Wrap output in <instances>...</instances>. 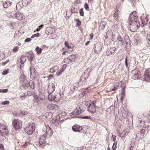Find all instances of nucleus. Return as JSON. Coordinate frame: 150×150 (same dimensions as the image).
I'll list each match as a JSON object with an SVG mask.
<instances>
[{"mask_svg": "<svg viewBox=\"0 0 150 150\" xmlns=\"http://www.w3.org/2000/svg\"><path fill=\"white\" fill-rule=\"evenodd\" d=\"M122 88V92H125V87H124V86Z\"/></svg>", "mask_w": 150, "mask_h": 150, "instance_id": "nucleus-63", "label": "nucleus"}, {"mask_svg": "<svg viewBox=\"0 0 150 150\" xmlns=\"http://www.w3.org/2000/svg\"><path fill=\"white\" fill-rule=\"evenodd\" d=\"M119 69L121 70H122L123 69V65L122 64H120L119 66Z\"/></svg>", "mask_w": 150, "mask_h": 150, "instance_id": "nucleus-48", "label": "nucleus"}, {"mask_svg": "<svg viewBox=\"0 0 150 150\" xmlns=\"http://www.w3.org/2000/svg\"><path fill=\"white\" fill-rule=\"evenodd\" d=\"M149 73V71L148 70H146L144 75V79L145 81L150 82V75Z\"/></svg>", "mask_w": 150, "mask_h": 150, "instance_id": "nucleus-15", "label": "nucleus"}, {"mask_svg": "<svg viewBox=\"0 0 150 150\" xmlns=\"http://www.w3.org/2000/svg\"><path fill=\"white\" fill-rule=\"evenodd\" d=\"M8 91V90L7 89H1L0 90V92H2V93H6Z\"/></svg>", "mask_w": 150, "mask_h": 150, "instance_id": "nucleus-39", "label": "nucleus"}, {"mask_svg": "<svg viewBox=\"0 0 150 150\" xmlns=\"http://www.w3.org/2000/svg\"><path fill=\"white\" fill-rule=\"evenodd\" d=\"M44 26V25L43 24H42L39 26L38 28L37 29L36 31H39Z\"/></svg>", "mask_w": 150, "mask_h": 150, "instance_id": "nucleus-37", "label": "nucleus"}, {"mask_svg": "<svg viewBox=\"0 0 150 150\" xmlns=\"http://www.w3.org/2000/svg\"><path fill=\"white\" fill-rule=\"evenodd\" d=\"M8 130L6 125L3 123H0V134L2 136L7 135Z\"/></svg>", "mask_w": 150, "mask_h": 150, "instance_id": "nucleus-3", "label": "nucleus"}, {"mask_svg": "<svg viewBox=\"0 0 150 150\" xmlns=\"http://www.w3.org/2000/svg\"><path fill=\"white\" fill-rule=\"evenodd\" d=\"M94 87L93 85H91L87 87V89L88 90L93 89L94 88Z\"/></svg>", "mask_w": 150, "mask_h": 150, "instance_id": "nucleus-50", "label": "nucleus"}, {"mask_svg": "<svg viewBox=\"0 0 150 150\" xmlns=\"http://www.w3.org/2000/svg\"><path fill=\"white\" fill-rule=\"evenodd\" d=\"M85 104L86 106H88V107L87 108L88 111L92 113H93L95 112L96 108L94 103L90 104L89 102H86Z\"/></svg>", "mask_w": 150, "mask_h": 150, "instance_id": "nucleus-4", "label": "nucleus"}, {"mask_svg": "<svg viewBox=\"0 0 150 150\" xmlns=\"http://www.w3.org/2000/svg\"><path fill=\"white\" fill-rule=\"evenodd\" d=\"M8 73V70H5L4 71L2 72V74L4 75H5Z\"/></svg>", "mask_w": 150, "mask_h": 150, "instance_id": "nucleus-52", "label": "nucleus"}, {"mask_svg": "<svg viewBox=\"0 0 150 150\" xmlns=\"http://www.w3.org/2000/svg\"><path fill=\"white\" fill-rule=\"evenodd\" d=\"M119 11L117 10L113 14V17L116 20H118V18L119 16Z\"/></svg>", "mask_w": 150, "mask_h": 150, "instance_id": "nucleus-25", "label": "nucleus"}, {"mask_svg": "<svg viewBox=\"0 0 150 150\" xmlns=\"http://www.w3.org/2000/svg\"><path fill=\"white\" fill-rule=\"evenodd\" d=\"M58 69V67L57 66H54L50 69V72L51 73H53L56 70Z\"/></svg>", "mask_w": 150, "mask_h": 150, "instance_id": "nucleus-27", "label": "nucleus"}, {"mask_svg": "<svg viewBox=\"0 0 150 150\" xmlns=\"http://www.w3.org/2000/svg\"><path fill=\"white\" fill-rule=\"evenodd\" d=\"M29 145V144L28 142H25V144L23 145L24 147L28 146Z\"/></svg>", "mask_w": 150, "mask_h": 150, "instance_id": "nucleus-53", "label": "nucleus"}, {"mask_svg": "<svg viewBox=\"0 0 150 150\" xmlns=\"http://www.w3.org/2000/svg\"><path fill=\"white\" fill-rule=\"evenodd\" d=\"M13 14L12 16L19 20H21L25 18V16H23L22 14L19 12H15L13 13Z\"/></svg>", "mask_w": 150, "mask_h": 150, "instance_id": "nucleus-11", "label": "nucleus"}, {"mask_svg": "<svg viewBox=\"0 0 150 150\" xmlns=\"http://www.w3.org/2000/svg\"><path fill=\"white\" fill-rule=\"evenodd\" d=\"M35 129L34 124L28 123L25 128V131L29 135L32 134Z\"/></svg>", "mask_w": 150, "mask_h": 150, "instance_id": "nucleus-2", "label": "nucleus"}, {"mask_svg": "<svg viewBox=\"0 0 150 150\" xmlns=\"http://www.w3.org/2000/svg\"><path fill=\"white\" fill-rule=\"evenodd\" d=\"M47 87L48 88V91L50 94H51L55 90V86L54 85L53 83H50L49 84Z\"/></svg>", "mask_w": 150, "mask_h": 150, "instance_id": "nucleus-12", "label": "nucleus"}, {"mask_svg": "<svg viewBox=\"0 0 150 150\" xmlns=\"http://www.w3.org/2000/svg\"><path fill=\"white\" fill-rule=\"evenodd\" d=\"M19 47L18 46H16L13 48V51L14 52H16L18 51Z\"/></svg>", "mask_w": 150, "mask_h": 150, "instance_id": "nucleus-35", "label": "nucleus"}, {"mask_svg": "<svg viewBox=\"0 0 150 150\" xmlns=\"http://www.w3.org/2000/svg\"><path fill=\"white\" fill-rule=\"evenodd\" d=\"M112 136L113 138V142H114L115 143H116L115 140L116 139V136L114 135H112Z\"/></svg>", "mask_w": 150, "mask_h": 150, "instance_id": "nucleus-51", "label": "nucleus"}, {"mask_svg": "<svg viewBox=\"0 0 150 150\" xmlns=\"http://www.w3.org/2000/svg\"><path fill=\"white\" fill-rule=\"evenodd\" d=\"M35 50L38 54H40L42 52V50L39 47L37 46L35 49Z\"/></svg>", "mask_w": 150, "mask_h": 150, "instance_id": "nucleus-30", "label": "nucleus"}, {"mask_svg": "<svg viewBox=\"0 0 150 150\" xmlns=\"http://www.w3.org/2000/svg\"><path fill=\"white\" fill-rule=\"evenodd\" d=\"M31 41V39L30 38H27L25 40V42H30Z\"/></svg>", "mask_w": 150, "mask_h": 150, "instance_id": "nucleus-44", "label": "nucleus"}, {"mask_svg": "<svg viewBox=\"0 0 150 150\" xmlns=\"http://www.w3.org/2000/svg\"><path fill=\"white\" fill-rule=\"evenodd\" d=\"M84 8L86 10H87L88 11L89 9V7L88 6L86 3H85L84 6Z\"/></svg>", "mask_w": 150, "mask_h": 150, "instance_id": "nucleus-36", "label": "nucleus"}, {"mask_svg": "<svg viewBox=\"0 0 150 150\" xmlns=\"http://www.w3.org/2000/svg\"><path fill=\"white\" fill-rule=\"evenodd\" d=\"M47 138V137H46V136L44 135L40 137V141L38 145L39 147L42 148L46 145L47 144V142L46 141Z\"/></svg>", "mask_w": 150, "mask_h": 150, "instance_id": "nucleus-5", "label": "nucleus"}, {"mask_svg": "<svg viewBox=\"0 0 150 150\" xmlns=\"http://www.w3.org/2000/svg\"><path fill=\"white\" fill-rule=\"evenodd\" d=\"M45 101V99L43 98L39 97L38 99L36 101L39 105H41L42 103H43Z\"/></svg>", "mask_w": 150, "mask_h": 150, "instance_id": "nucleus-21", "label": "nucleus"}, {"mask_svg": "<svg viewBox=\"0 0 150 150\" xmlns=\"http://www.w3.org/2000/svg\"><path fill=\"white\" fill-rule=\"evenodd\" d=\"M145 131V130L144 129H142L141 131L140 134H139V137L140 138H142L143 137V136L144 135Z\"/></svg>", "mask_w": 150, "mask_h": 150, "instance_id": "nucleus-29", "label": "nucleus"}, {"mask_svg": "<svg viewBox=\"0 0 150 150\" xmlns=\"http://www.w3.org/2000/svg\"><path fill=\"white\" fill-rule=\"evenodd\" d=\"M89 74V73L88 71L86 70L84 72V74H83L81 76L80 80H81L82 81H86L87 79Z\"/></svg>", "mask_w": 150, "mask_h": 150, "instance_id": "nucleus-13", "label": "nucleus"}, {"mask_svg": "<svg viewBox=\"0 0 150 150\" xmlns=\"http://www.w3.org/2000/svg\"><path fill=\"white\" fill-rule=\"evenodd\" d=\"M28 58L30 62H31L33 60V56L32 55H30L28 57Z\"/></svg>", "mask_w": 150, "mask_h": 150, "instance_id": "nucleus-42", "label": "nucleus"}, {"mask_svg": "<svg viewBox=\"0 0 150 150\" xmlns=\"http://www.w3.org/2000/svg\"><path fill=\"white\" fill-rule=\"evenodd\" d=\"M65 45L69 49L71 48V47L69 46V44L67 42H65Z\"/></svg>", "mask_w": 150, "mask_h": 150, "instance_id": "nucleus-45", "label": "nucleus"}, {"mask_svg": "<svg viewBox=\"0 0 150 150\" xmlns=\"http://www.w3.org/2000/svg\"><path fill=\"white\" fill-rule=\"evenodd\" d=\"M79 13L81 16H84V12L83 8H81L79 10Z\"/></svg>", "mask_w": 150, "mask_h": 150, "instance_id": "nucleus-34", "label": "nucleus"}, {"mask_svg": "<svg viewBox=\"0 0 150 150\" xmlns=\"http://www.w3.org/2000/svg\"><path fill=\"white\" fill-rule=\"evenodd\" d=\"M74 86H75L76 88H77L79 86V83L77 82L76 83H75L74 84Z\"/></svg>", "mask_w": 150, "mask_h": 150, "instance_id": "nucleus-59", "label": "nucleus"}, {"mask_svg": "<svg viewBox=\"0 0 150 150\" xmlns=\"http://www.w3.org/2000/svg\"><path fill=\"white\" fill-rule=\"evenodd\" d=\"M33 96L35 101L38 100V98H39V97H38V96L35 94H33Z\"/></svg>", "mask_w": 150, "mask_h": 150, "instance_id": "nucleus-47", "label": "nucleus"}, {"mask_svg": "<svg viewBox=\"0 0 150 150\" xmlns=\"http://www.w3.org/2000/svg\"><path fill=\"white\" fill-rule=\"evenodd\" d=\"M132 72L133 73L134 72V75H133L132 76V78L134 79H138V72L136 71H135L133 70L132 71Z\"/></svg>", "mask_w": 150, "mask_h": 150, "instance_id": "nucleus-22", "label": "nucleus"}, {"mask_svg": "<svg viewBox=\"0 0 150 150\" xmlns=\"http://www.w3.org/2000/svg\"><path fill=\"white\" fill-rule=\"evenodd\" d=\"M25 96V94L24 93L22 94L21 95V98L23 97H24Z\"/></svg>", "mask_w": 150, "mask_h": 150, "instance_id": "nucleus-64", "label": "nucleus"}, {"mask_svg": "<svg viewBox=\"0 0 150 150\" xmlns=\"http://www.w3.org/2000/svg\"><path fill=\"white\" fill-rule=\"evenodd\" d=\"M51 95H49L48 97L49 99L50 100H54L56 101H58L61 98V94L58 92H56L54 93V96H53V98H50Z\"/></svg>", "mask_w": 150, "mask_h": 150, "instance_id": "nucleus-8", "label": "nucleus"}, {"mask_svg": "<svg viewBox=\"0 0 150 150\" xmlns=\"http://www.w3.org/2000/svg\"><path fill=\"white\" fill-rule=\"evenodd\" d=\"M75 56L71 55L69 56L64 60V62L66 63L71 64L74 60Z\"/></svg>", "mask_w": 150, "mask_h": 150, "instance_id": "nucleus-14", "label": "nucleus"}, {"mask_svg": "<svg viewBox=\"0 0 150 150\" xmlns=\"http://www.w3.org/2000/svg\"><path fill=\"white\" fill-rule=\"evenodd\" d=\"M124 97H125V95H121V96H120V98H121V101L122 100L123 98H124Z\"/></svg>", "mask_w": 150, "mask_h": 150, "instance_id": "nucleus-60", "label": "nucleus"}, {"mask_svg": "<svg viewBox=\"0 0 150 150\" xmlns=\"http://www.w3.org/2000/svg\"><path fill=\"white\" fill-rule=\"evenodd\" d=\"M102 48L101 44L100 43H97L94 46V49L95 52L98 54L101 51Z\"/></svg>", "mask_w": 150, "mask_h": 150, "instance_id": "nucleus-10", "label": "nucleus"}, {"mask_svg": "<svg viewBox=\"0 0 150 150\" xmlns=\"http://www.w3.org/2000/svg\"><path fill=\"white\" fill-rule=\"evenodd\" d=\"M31 2V0H23L22 4L23 5L27 6Z\"/></svg>", "mask_w": 150, "mask_h": 150, "instance_id": "nucleus-24", "label": "nucleus"}, {"mask_svg": "<svg viewBox=\"0 0 150 150\" xmlns=\"http://www.w3.org/2000/svg\"><path fill=\"white\" fill-rule=\"evenodd\" d=\"M22 121L18 119L14 120L13 122V126L16 130L22 127Z\"/></svg>", "mask_w": 150, "mask_h": 150, "instance_id": "nucleus-6", "label": "nucleus"}, {"mask_svg": "<svg viewBox=\"0 0 150 150\" xmlns=\"http://www.w3.org/2000/svg\"><path fill=\"white\" fill-rule=\"evenodd\" d=\"M77 88H76L75 86H72L71 87V90L72 91H75L76 89Z\"/></svg>", "mask_w": 150, "mask_h": 150, "instance_id": "nucleus-46", "label": "nucleus"}, {"mask_svg": "<svg viewBox=\"0 0 150 150\" xmlns=\"http://www.w3.org/2000/svg\"><path fill=\"white\" fill-rule=\"evenodd\" d=\"M116 49L115 47L110 48L108 49L106 52V54L109 56L114 52Z\"/></svg>", "mask_w": 150, "mask_h": 150, "instance_id": "nucleus-18", "label": "nucleus"}, {"mask_svg": "<svg viewBox=\"0 0 150 150\" xmlns=\"http://www.w3.org/2000/svg\"><path fill=\"white\" fill-rule=\"evenodd\" d=\"M58 106L55 104H52L51 105V106L50 108V109H52L54 110H57L58 108Z\"/></svg>", "mask_w": 150, "mask_h": 150, "instance_id": "nucleus-28", "label": "nucleus"}, {"mask_svg": "<svg viewBox=\"0 0 150 150\" xmlns=\"http://www.w3.org/2000/svg\"><path fill=\"white\" fill-rule=\"evenodd\" d=\"M39 35H40L39 33H37L36 34H34L33 35H32L31 37V38H34V37H38L39 36Z\"/></svg>", "mask_w": 150, "mask_h": 150, "instance_id": "nucleus-40", "label": "nucleus"}, {"mask_svg": "<svg viewBox=\"0 0 150 150\" xmlns=\"http://www.w3.org/2000/svg\"><path fill=\"white\" fill-rule=\"evenodd\" d=\"M9 60L8 59H7L6 61L4 62H3L2 63V64L3 65H5L7 63L9 62Z\"/></svg>", "mask_w": 150, "mask_h": 150, "instance_id": "nucleus-54", "label": "nucleus"}, {"mask_svg": "<svg viewBox=\"0 0 150 150\" xmlns=\"http://www.w3.org/2000/svg\"><path fill=\"white\" fill-rule=\"evenodd\" d=\"M86 93L85 92H83L81 93V94H80L79 95V96L80 97H83L86 94Z\"/></svg>", "mask_w": 150, "mask_h": 150, "instance_id": "nucleus-49", "label": "nucleus"}, {"mask_svg": "<svg viewBox=\"0 0 150 150\" xmlns=\"http://www.w3.org/2000/svg\"><path fill=\"white\" fill-rule=\"evenodd\" d=\"M142 20L143 25H145L147 23L148 19V18L146 17L145 18L143 19Z\"/></svg>", "mask_w": 150, "mask_h": 150, "instance_id": "nucleus-23", "label": "nucleus"}, {"mask_svg": "<svg viewBox=\"0 0 150 150\" xmlns=\"http://www.w3.org/2000/svg\"><path fill=\"white\" fill-rule=\"evenodd\" d=\"M125 64L126 67L127 68H128V61H127V56L126 57V58H125Z\"/></svg>", "mask_w": 150, "mask_h": 150, "instance_id": "nucleus-41", "label": "nucleus"}, {"mask_svg": "<svg viewBox=\"0 0 150 150\" xmlns=\"http://www.w3.org/2000/svg\"><path fill=\"white\" fill-rule=\"evenodd\" d=\"M30 70L31 75L34 74L35 73V72L36 71L33 67H30Z\"/></svg>", "mask_w": 150, "mask_h": 150, "instance_id": "nucleus-32", "label": "nucleus"}, {"mask_svg": "<svg viewBox=\"0 0 150 150\" xmlns=\"http://www.w3.org/2000/svg\"><path fill=\"white\" fill-rule=\"evenodd\" d=\"M117 142H116V143L114 142L113 144V145L112 147V149L113 150H115L117 147V146L116 145V144H117Z\"/></svg>", "mask_w": 150, "mask_h": 150, "instance_id": "nucleus-38", "label": "nucleus"}, {"mask_svg": "<svg viewBox=\"0 0 150 150\" xmlns=\"http://www.w3.org/2000/svg\"><path fill=\"white\" fill-rule=\"evenodd\" d=\"M67 67V65L66 64H64L63 66L62 69H65Z\"/></svg>", "mask_w": 150, "mask_h": 150, "instance_id": "nucleus-62", "label": "nucleus"}, {"mask_svg": "<svg viewBox=\"0 0 150 150\" xmlns=\"http://www.w3.org/2000/svg\"><path fill=\"white\" fill-rule=\"evenodd\" d=\"M43 132L44 135H45L47 137H50L53 134L52 130L49 127H46L45 129H44Z\"/></svg>", "mask_w": 150, "mask_h": 150, "instance_id": "nucleus-7", "label": "nucleus"}, {"mask_svg": "<svg viewBox=\"0 0 150 150\" xmlns=\"http://www.w3.org/2000/svg\"><path fill=\"white\" fill-rule=\"evenodd\" d=\"M72 129L74 131L76 132H79L83 128L78 125H75L72 126Z\"/></svg>", "mask_w": 150, "mask_h": 150, "instance_id": "nucleus-16", "label": "nucleus"}, {"mask_svg": "<svg viewBox=\"0 0 150 150\" xmlns=\"http://www.w3.org/2000/svg\"><path fill=\"white\" fill-rule=\"evenodd\" d=\"M62 71H60L58 73H57V74L58 75H59L62 74Z\"/></svg>", "mask_w": 150, "mask_h": 150, "instance_id": "nucleus-61", "label": "nucleus"}, {"mask_svg": "<svg viewBox=\"0 0 150 150\" xmlns=\"http://www.w3.org/2000/svg\"><path fill=\"white\" fill-rule=\"evenodd\" d=\"M81 112V109L79 108H77L69 114V116L72 118L75 117Z\"/></svg>", "mask_w": 150, "mask_h": 150, "instance_id": "nucleus-9", "label": "nucleus"}, {"mask_svg": "<svg viewBox=\"0 0 150 150\" xmlns=\"http://www.w3.org/2000/svg\"><path fill=\"white\" fill-rule=\"evenodd\" d=\"M147 39L149 41H150V34H148L147 35Z\"/></svg>", "mask_w": 150, "mask_h": 150, "instance_id": "nucleus-58", "label": "nucleus"}, {"mask_svg": "<svg viewBox=\"0 0 150 150\" xmlns=\"http://www.w3.org/2000/svg\"><path fill=\"white\" fill-rule=\"evenodd\" d=\"M116 83H117V85H116L113 88H112L111 90H109V91H106V92H109L111 91H115L117 89V87H119V85H120L121 86H122V81H120L119 82H116Z\"/></svg>", "mask_w": 150, "mask_h": 150, "instance_id": "nucleus-19", "label": "nucleus"}, {"mask_svg": "<svg viewBox=\"0 0 150 150\" xmlns=\"http://www.w3.org/2000/svg\"><path fill=\"white\" fill-rule=\"evenodd\" d=\"M11 5V2L8 1H6L3 5L4 8H6L10 7Z\"/></svg>", "mask_w": 150, "mask_h": 150, "instance_id": "nucleus-20", "label": "nucleus"}, {"mask_svg": "<svg viewBox=\"0 0 150 150\" xmlns=\"http://www.w3.org/2000/svg\"><path fill=\"white\" fill-rule=\"evenodd\" d=\"M25 61L26 58L25 56H22L19 59H18V61L21 64H20L21 67H23V66H22V65H23Z\"/></svg>", "mask_w": 150, "mask_h": 150, "instance_id": "nucleus-17", "label": "nucleus"}, {"mask_svg": "<svg viewBox=\"0 0 150 150\" xmlns=\"http://www.w3.org/2000/svg\"><path fill=\"white\" fill-rule=\"evenodd\" d=\"M4 148L3 146L1 144H0V150H4Z\"/></svg>", "mask_w": 150, "mask_h": 150, "instance_id": "nucleus-56", "label": "nucleus"}, {"mask_svg": "<svg viewBox=\"0 0 150 150\" xmlns=\"http://www.w3.org/2000/svg\"><path fill=\"white\" fill-rule=\"evenodd\" d=\"M125 42L126 43V45H128V44H129L130 43V41L128 38V36H125Z\"/></svg>", "mask_w": 150, "mask_h": 150, "instance_id": "nucleus-33", "label": "nucleus"}, {"mask_svg": "<svg viewBox=\"0 0 150 150\" xmlns=\"http://www.w3.org/2000/svg\"><path fill=\"white\" fill-rule=\"evenodd\" d=\"M81 24V22L79 20H78L77 22V24L79 26Z\"/></svg>", "mask_w": 150, "mask_h": 150, "instance_id": "nucleus-55", "label": "nucleus"}, {"mask_svg": "<svg viewBox=\"0 0 150 150\" xmlns=\"http://www.w3.org/2000/svg\"><path fill=\"white\" fill-rule=\"evenodd\" d=\"M117 40L118 42H120L122 44L124 42V40L120 36H118L117 37Z\"/></svg>", "mask_w": 150, "mask_h": 150, "instance_id": "nucleus-31", "label": "nucleus"}, {"mask_svg": "<svg viewBox=\"0 0 150 150\" xmlns=\"http://www.w3.org/2000/svg\"><path fill=\"white\" fill-rule=\"evenodd\" d=\"M137 18V14L135 11L130 13L129 18L128 19V23L130 25V29L132 32L136 31L140 26L139 23V25L137 24L138 22H139Z\"/></svg>", "mask_w": 150, "mask_h": 150, "instance_id": "nucleus-1", "label": "nucleus"}, {"mask_svg": "<svg viewBox=\"0 0 150 150\" xmlns=\"http://www.w3.org/2000/svg\"><path fill=\"white\" fill-rule=\"evenodd\" d=\"M90 37L91 38V39H92L93 36V33H91L90 35Z\"/></svg>", "mask_w": 150, "mask_h": 150, "instance_id": "nucleus-57", "label": "nucleus"}, {"mask_svg": "<svg viewBox=\"0 0 150 150\" xmlns=\"http://www.w3.org/2000/svg\"><path fill=\"white\" fill-rule=\"evenodd\" d=\"M127 132L125 131H123L120 134L119 136L121 137H124L127 135Z\"/></svg>", "mask_w": 150, "mask_h": 150, "instance_id": "nucleus-26", "label": "nucleus"}, {"mask_svg": "<svg viewBox=\"0 0 150 150\" xmlns=\"http://www.w3.org/2000/svg\"><path fill=\"white\" fill-rule=\"evenodd\" d=\"M2 103L3 105H5L6 104H9V101H8L6 100V101H5L3 102Z\"/></svg>", "mask_w": 150, "mask_h": 150, "instance_id": "nucleus-43", "label": "nucleus"}]
</instances>
